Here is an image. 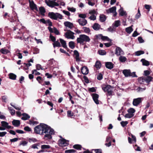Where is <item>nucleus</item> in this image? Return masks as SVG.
<instances>
[{
  "instance_id": "f257e3e1",
  "label": "nucleus",
  "mask_w": 153,
  "mask_h": 153,
  "mask_svg": "<svg viewBox=\"0 0 153 153\" xmlns=\"http://www.w3.org/2000/svg\"><path fill=\"white\" fill-rule=\"evenodd\" d=\"M35 132L37 134H45L44 137L46 140L51 139V135L54 134V130L48 126L44 124L40 123V125L34 128Z\"/></svg>"
},
{
  "instance_id": "f03ea898",
  "label": "nucleus",
  "mask_w": 153,
  "mask_h": 153,
  "mask_svg": "<svg viewBox=\"0 0 153 153\" xmlns=\"http://www.w3.org/2000/svg\"><path fill=\"white\" fill-rule=\"evenodd\" d=\"M89 37L85 34H81L77 38L76 40L77 43L83 45L84 42H89L90 41Z\"/></svg>"
},
{
  "instance_id": "7ed1b4c3",
  "label": "nucleus",
  "mask_w": 153,
  "mask_h": 153,
  "mask_svg": "<svg viewBox=\"0 0 153 153\" xmlns=\"http://www.w3.org/2000/svg\"><path fill=\"white\" fill-rule=\"evenodd\" d=\"M48 16L50 18L54 20H57L58 19H61L62 18V16L57 13L49 12Z\"/></svg>"
},
{
  "instance_id": "20e7f679",
  "label": "nucleus",
  "mask_w": 153,
  "mask_h": 153,
  "mask_svg": "<svg viewBox=\"0 0 153 153\" xmlns=\"http://www.w3.org/2000/svg\"><path fill=\"white\" fill-rule=\"evenodd\" d=\"M113 88L110 85H108L105 87L102 88V89L105 92H107V95L109 96L112 95L113 94Z\"/></svg>"
},
{
  "instance_id": "39448f33",
  "label": "nucleus",
  "mask_w": 153,
  "mask_h": 153,
  "mask_svg": "<svg viewBox=\"0 0 153 153\" xmlns=\"http://www.w3.org/2000/svg\"><path fill=\"white\" fill-rule=\"evenodd\" d=\"M74 33L70 30H68L67 32L65 33L64 36L68 39H74L75 37L74 36Z\"/></svg>"
},
{
  "instance_id": "423d86ee",
  "label": "nucleus",
  "mask_w": 153,
  "mask_h": 153,
  "mask_svg": "<svg viewBox=\"0 0 153 153\" xmlns=\"http://www.w3.org/2000/svg\"><path fill=\"white\" fill-rule=\"evenodd\" d=\"M116 7L115 6L111 7L108 10H106V12L107 13H113V16H115L117 15V13L116 12Z\"/></svg>"
},
{
  "instance_id": "0eeeda50",
  "label": "nucleus",
  "mask_w": 153,
  "mask_h": 153,
  "mask_svg": "<svg viewBox=\"0 0 153 153\" xmlns=\"http://www.w3.org/2000/svg\"><path fill=\"white\" fill-rule=\"evenodd\" d=\"M69 144L68 141H66L65 139H60L59 141V145L61 146H65Z\"/></svg>"
},
{
  "instance_id": "6e6552de",
  "label": "nucleus",
  "mask_w": 153,
  "mask_h": 153,
  "mask_svg": "<svg viewBox=\"0 0 153 153\" xmlns=\"http://www.w3.org/2000/svg\"><path fill=\"white\" fill-rule=\"evenodd\" d=\"M115 53L117 56H120L124 54V52L123 50L119 47L116 48L115 50Z\"/></svg>"
},
{
  "instance_id": "1a4fd4ad",
  "label": "nucleus",
  "mask_w": 153,
  "mask_h": 153,
  "mask_svg": "<svg viewBox=\"0 0 153 153\" xmlns=\"http://www.w3.org/2000/svg\"><path fill=\"white\" fill-rule=\"evenodd\" d=\"M142 101V98L141 97L134 99L133 101V105L135 106H137Z\"/></svg>"
},
{
  "instance_id": "9d476101",
  "label": "nucleus",
  "mask_w": 153,
  "mask_h": 153,
  "mask_svg": "<svg viewBox=\"0 0 153 153\" xmlns=\"http://www.w3.org/2000/svg\"><path fill=\"white\" fill-rule=\"evenodd\" d=\"M96 37L97 38L99 39H101L103 41L107 40L109 42L111 41V39H109L108 37L103 36L101 34L96 35Z\"/></svg>"
},
{
  "instance_id": "9b49d317",
  "label": "nucleus",
  "mask_w": 153,
  "mask_h": 153,
  "mask_svg": "<svg viewBox=\"0 0 153 153\" xmlns=\"http://www.w3.org/2000/svg\"><path fill=\"white\" fill-rule=\"evenodd\" d=\"M30 7L31 9L32 10H35L36 11H38V9L36 5L35 4L33 1H30L29 0Z\"/></svg>"
},
{
  "instance_id": "f8f14e48",
  "label": "nucleus",
  "mask_w": 153,
  "mask_h": 153,
  "mask_svg": "<svg viewBox=\"0 0 153 153\" xmlns=\"http://www.w3.org/2000/svg\"><path fill=\"white\" fill-rule=\"evenodd\" d=\"M91 95L95 103L97 104H99V102L98 100L99 95L97 94L94 93L91 94Z\"/></svg>"
},
{
  "instance_id": "ddd939ff",
  "label": "nucleus",
  "mask_w": 153,
  "mask_h": 153,
  "mask_svg": "<svg viewBox=\"0 0 153 153\" xmlns=\"http://www.w3.org/2000/svg\"><path fill=\"white\" fill-rule=\"evenodd\" d=\"M1 126L4 128L7 129L13 128V127L12 128V127L8 125V123L6 121H2L1 122Z\"/></svg>"
},
{
  "instance_id": "4468645a",
  "label": "nucleus",
  "mask_w": 153,
  "mask_h": 153,
  "mask_svg": "<svg viewBox=\"0 0 153 153\" xmlns=\"http://www.w3.org/2000/svg\"><path fill=\"white\" fill-rule=\"evenodd\" d=\"M78 22L79 25L82 26L85 25L87 23V21L85 19H78Z\"/></svg>"
},
{
  "instance_id": "2eb2a0df",
  "label": "nucleus",
  "mask_w": 153,
  "mask_h": 153,
  "mask_svg": "<svg viewBox=\"0 0 153 153\" xmlns=\"http://www.w3.org/2000/svg\"><path fill=\"white\" fill-rule=\"evenodd\" d=\"M74 54L75 56V58L76 61L77 62H79L80 61V59L79 58V54L78 51L76 50L74 51Z\"/></svg>"
},
{
  "instance_id": "dca6fc26",
  "label": "nucleus",
  "mask_w": 153,
  "mask_h": 153,
  "mask_svg": "<svg viewBox=\"0 0 153 153\" xmlns=\"http://www.w3.org/2000/svg\"><path fill=\"white\" fill-rule=\"evenodd\" d=\"M65 26L68 28L71 29L74 27L73 24L72 23L69 22H65L64 23Z\"/></svg>"
},
{
  "instance_id": "f3484780",
  "label": "nucleus",
  "mask_w": 153,
  "mask_h": 153,
  "mask_svg": "<svg viewBox=\"0 0 153 153\" xmlns=\"http://www.w3.org/2000/svg\"><path fill=\"white\" fill-rule=\"evenodd\" d=\"M81 72L84 75H86L88 73V70L86 67H82L81 70Z\"/></svg>"
},
{
  "instance_id": "a211bd4d",
  "label": "nucleus",
  "mask_w": 153,
  "mask_h": 153,
  "mask_svg": "<svg viewBox=\"0 0 153 153\" xmlns=\"http://www.w3.org/2000/svg\"><path fill=\"white\" fill-rule=\"evenodd\" d=\"M130 70L125 69L123 71V73L125 77H128L130 76Z\"/></svg>"
},
{
  "instance_id": "6ab92c4d",
  "label": "nucleus",
  "mask_w": 153,
  "mask_h": 153,
  "mask_svg": "<svg viewBox=\"0 0 153 153\" xmlns=\"http://www.w3.org/2000/svg\"><path fill=\"white\" fill-rule=\"evenodd\" d=\"M13 125L15 127L19 126L20 125V122L19 120H14L12 122Z\"/></svg>"
},
{
  "instance_id": "aec40b11",
  "label": "nucleus",
  "mask_w": 153,
  "mask_h": 153,
  "mask_svg": "<svg viewBox=\"0 0 153 153\" xmlns=\"http://www.w3.org/2000/svg\"><path fill=\"white\" fill-rule=\"evenodd\" d=\"M105 67L107 68L111 69L113 68V64L111 62H106L105 63Z\"/></svg>"
},
{
  "instance_id": "412c9836",
  "label": "nucleus",
  "mask_w": 153,
  "mask_h": 153,
  "mask_svg": "<svg viewBox=\"0 0 153 153\" xmlns=\"http://www.w3.org/2000/svg\"><path fill=\"white\" fill-rule=\"evenodd\" d=\"M118 59L120 62L124 63L126 61L127 59L125 56L121 55L119 57Z\"/></svg>"
},
{
  "instance_id": "4be33fe9",
  "label": "nucleus",
  "mask_w": 153,
  "mask_h": 153,
  "mask_svg": "<svg viewBox=\"0 0 153 153\" xmlns=\"http://www.w3.org/2000/svg\"><path fill=\"white\" fill-rule=\"evenodd\" d=\"M144 77L145 79L146 82L148 83H149L150 82H151L153 79L152 77L150 76H147Z\"/></svg>"
},
{
  "instance_id": "5701e85b",
  "label": "nucleus",
  "mask_w": 153,
  "mask_h": 153,
  "mask_svg": "<svg viewBox=\"0 0 153 153\" xmlns=\"http://www.w3.org/2000/svg\"><path fill=\"white\" fill-rule=\"evenodd\" d=\"M59 41L62 47L65 48H67L66 41L62 39H59Z\"/></svg>"
},
{
  "instance_id": "b1692460",
  "label": "nucleus",
  "mask_w": 153,
  "mask_h": 153,
  "mask_svg": "<svg viewBox=\"0 0 153 153\" xmlns=\"http://www.w3.org/2000/svg\"><path fill=\"white\" fill-rule=\"evenodd\" d=\"M23 117H22L21 119L22 120H25L29 119L30 117L28 114L24 113L22 114Z\"/></svg>"
},
{
  "instance_id": "393cba45",
  "label": "nucleus",
  "mask_w": 153,
  "mask_h": 153,
  "mask_svg": "<svg viewBox=\"0 0 153 153\" xmlns=\"http://www.w3.org/2000/svg\"><path fill=\"white\" fill-rule=\"evenodd\" d=\"M138 82L141 84H144L146 82L144 77H141L138 79Z\"/></svg>"
},
{
  "instance_id": "a878e982",
  "label": "nucleus",
  "mask_w": 153,
  "mask_h": 153,
  "mask_svg": "<svg viewBox=\"0 0 153 153\" xmlns=\"http://www.w3.org/2000/svg\"><path fill=\"white\" fill-rule=\"evenodd\" d=\"M92 27L94 30H98L100 28V26L97 23H95L93 26Z\"/></svg>"
},
{
  "instance_id": "bb28decb",
  "label": "nucleus",
  "mask_w": 153,
  "mask_h": 153,
  "mask_svg": "<svg viewBox=\"0 0 153 153\" xmlns=\"http://www.w3.org/2000/svg\"><path fill=\"white\" fill-rule=\"evenodd\" d=\"M141 61L142 62L143 65H144L148 66L149 65V62L145 59H141Z\"/></svg>"
},
{
  "instance_id": "cd10ccee",
  "label": "nucleus",
  "mask_w": 153,
  "mask_h": 153,
  "mask_svg": "<svg viewBox=\"0 0 153 153\" xmlns=\"http://www.w3.org/2000/svg\"><path fill=\"white\" fill-rule=\"evenodd\" d=\"M132 26L133 25L126 28V31L128 33L130 34L133 31V29L132 27Z\"/></svg>"
},
{
  "instance_id": "c85d7f7f",
  "label": "nucleus",
  "mask_w": 153,
  "mask_h": 153,
  "mask_svg": "<svg viewBox=\"0 0 153 153\" xmlns=\"http://www.w3.org/2000/svg\"><path fill=\"white\" fill-rule=\"evenodd\" d=\"M120 21L119 20L115 21L112 25L115 27H117L120 25Z\"/></svg>"
},
{
  "instance_id": "c756f323",
  "label": "nucleus",
  "mask_w": 153,
  "mask_h": 153,
  "mask_svg": "<svg viewBox=\"0 0 153 153\" xmlns=\"http://www.w3.org/2000/svg\"><path fill=\"white\" fill-rule=\"evenodd\" d=\"M39 11L40 13L42 15H44V13L45 12V10L44 7H41L39 8Z\"/></svg>"
},
{
  "instance_id": "7c9ffc66",
  "label": "nucleus",
  "mask_w": 153,
  "mask_h": 153,
  "mask_svg": "<svg viewBox=\"0 0 153 153\" xmlns=\"http://www.w3.org/2000/svg\"><path fill=\"white\" fill-rule=\"evenodd\" d=\"M53 45L54 48H55V47H60L61 46V45L60 42H59L58 40L55 41L53 44Z\"/></svg>"
},
{
  "instance_id": "2f4dec72",
  "label": "nucleus",
  "mask_w": 153,
  "mask_h": 153,
  "mask_svg": "<svg viewBox=\"0 0 153 153\" xmlns=\"http://www.w3.org/2000/svg\"><path fill=\"white\" fill-rule=\"evenodd\" d=\"M9 76L10 79L13 80H15L16 77V76L12 73H10L9 74Z\"/></svg>"
},
{
  "instance_id": "473e14b6",
  "label": "nucleus",
  "mask_w": 153,
  "mask_h": 153,
  "mask_svg": "<svg viewBox=\"0 0 153 153\" xmlns=\"http://www.w3.org/2000/svg\"><path fill=\"white\" fill-rule=\"evenodd\" d=\"M119 11L120 15L122 16H123L126 14V12L123 10V8L122 7L120 8Z\"/></svg>"
},
{
  "instance_id": "72a5a7b5",
  "label": "nucleus",
  "mask_w": 153,
  "mask_h": 153,
  "mask_svg": "<svg viewBox=\"0 0 153 153\" xmlns=\"http://www.w3.org/2000/svg\"><path fill=\"white\" fill-rule=\"evenodd\" d=\"M69 46L71 49H74L75 46L74 42L73 41L70 42H69Z\"/></svg>"
},
{
  "instance_id": "f704fd0d",
  "label": "nucleus",
  "mask_w": 153,
  "mask_h": 153,
  "mask_svg": "<svg viewBox=\"0 0 153 153\" xmlns=\"http://www.w3.org/2000/svg\"><path fill=\"white\" fill-rule=\"evenodd\" d=\"M0 52L3 54H7L10 52V51L6 49L2 48L0 50Z\"/></svg>"
},
{
  "instance_id": "c9c22d12",
  "label": "nucleus",
  "mask_w": 153,
  "mask_h": 153,
  "mask_svg": "<svg viewBox=\"0 0 153 153\" xmlns=\"http://www.w3.org/2000/svg\"><path fill=\"white\" fill-rule=\"evenodd\" d=\"M8 109L9 110L11 114L12 115H14L15 114V111L14 109H13L11 107H9Z\"/></svg>"
},
{
  "instance_id": "e433bc0d",
  "label": "nucleus",
  "mask_w": 153,
  "mask_h": 153,
  "mask_svg": "<svg viewBox=\"0 0 153 153\" xmlns=\"http://www.w3.org/2000/svg\"><path fill=\"white\" fill-rule=\"evenodd\" d=\"M100 20L101 22H104L106 20L105 16L104 15H101L100 16Z\"/></svg>"
},
{
  "instance_id": "4c0bfd02",
  "label": "nucleus",
  "mask_w": 153,
  "mask_h": 153,
  "mask_svg": "<svg viewBox=\"0 0 153 153\" xmlns=\"http://www.w3.org/2000/svg\"><path fill=\"white\" fill-rule=\"evenodd\" d=\"M144 53L143 51H139L136 52H135V54L136 56H139L141 54H143Z\"/></svg>"
},
{
  "instance_id": "58836bf2",
  "label": "nucleus",
  "mask_w": 153,
  "mask_h": 153,
  "mask_svg": "<svg viewBox=\"0 0 153 153\" xmlns=\"http://www.w3.org/2000/svg\"><path fill=\"white\" fill-rule=\"evenodd\" d=\"M98 53L101 55H104L106 54V53L104 50H100L98 51Z\"/></svg>"
},
{
  "instance_id": "ea45409f",
  "label": "nucleus",
  "mask_w": 153,
  "mask_h": 153,
  "mask_svg": "<svg viewBox=\"0 0 153 153\" xmlns=\"http://www.w3.org/2000/svg\"><path fill=\"white\" fill-rule=\"evenodd\" d=\"M134 115V114L128 113L126 114H125V117L126 118H130L132 117Z\"/></svg>"
},
{
  "instance_id": "a19ab883",
  "label": "nucleus",
  "mask_w": 153,
  "mask_h": 153,
  "mask_svg": "<svg viewBox=\"0 0 153 153\" xmlns=\"http://www.w3.org/2000/svg\"><path fill=\"white\" fill-rule=\"evenodd\" d=\"M95 67L97 68H100L101 67V64L100 62L97 61L95 64Z\"/></svg>"
},
{
  "instance_id": "79ce46f5",
  "label": "nucleus",
  "mask_w": 153,
  "mask_h": 153,
  "mask_svg": "<svg viewBox=\"0 0 153 153\" xmlns=\"http://www.w3.org/2000/svg\"><path fill=\"white\" fill-rule=\"evenodd\" d=\"M73 148L77 150H80L82 146L81 145L79 144H76L73 146Z\"/></svg>"
},
{
  "instance_id": "37998d69",
  "label": "nucleus",
  "mask_w": 153,
  "mask_h": 153,
  "mask_svg": "<svg viewBox=\"0 0 153 153\" xmlns=\"http://www.w3.org/2000/svg\"><path fill=\"white\" fill-rule=\"evenodd\" d=\"M27 143V142L25 141H22L19 143V146L22 145L23 146H25Z\"/></svg>"
},
{
  "instance_id": "c03bdc74",
  "label": "nucleus",
  "mask_w": 153,
  "mask_h": 153,
  "mask_svg": "<svg viewBox=\"0 0 153 153\" xmlns=\"http://www.w3.org/2000/svg\"><path fill=\"white\" fill-rule=\"evenodd\" d=\"M76 151L73 149L66 150L65 151V153H74Z\"/></svg>"
},
{
  "instance_id": "a18cd8bd",
  "label": "nucleus",
  "mask_w": 153,
  "mask_h": 153,
  "mask_svg": "<svg viewBox=\"0 0 153 153\" xmlns=\"http://www.w3.org/2000/svg\"><path fill=\"white\" fill-rule=\"evenodd\" d=\"M82 29L86 33H88L90 31L89 28L86 27H83Z\"/></svg>"
},
{
  "instance_id": "49530a36",
  "label": "nucleus",
  "mask_w": 153,
  "mask_h": 153,
  "mask_svg": "<svg viewBox=\"0 0 153 153\" xmlns=\"http://www.w3.org/2000/svg\"><path fill=\"white\" fill-rule=\"evenodd\" d=\"M46 22V24H45L46 25H48L50 26H52V23L49 19L47 20Z\"/></svg>"
},
{
  "instance_id": "de8ad7c7",
  "label": "nucleus",
  "mask_w": 153,
  "mask_h": 153,
  "mask_svg": "<svg viewBox=\"0 0 153 153\" xmlns=\"http://www.w3.org/2000/svg\"><path fill=\"white\" fill-rule=\"evenodd\" d=\"M128 113L133 114L135 112V110L133 108H130L128 110Z\"/></svg>"
},
{
  "instance_id": "09e8293b",
  "label": "nucleus",
  "mask_w": 153,
  "mask_h": 153,
  "mask_svg": "<svg viewBox=\"0 0 153 153\" xmlns=\"http://www.w3.org/2000/svg\"><path fill=\"white\" fill-rule=\"evenodd\" d=\"M79 17L82 18V19H85L86 17V15L85 14H79Z\"/></svg>"
},
{
  "instance_id": "8fccbe9b",
  "label": "nucleus",
  "mask_w": 153,
  "mask_h": 153,
  "mask_svg": "<svg viewBox=\"0 0 153 153\" xmlns=\"http://www.w3.org/2000/svg\"><path fill=\"white\" fill-rule=\"evenodd\" d=\"M121 126L123 127H124L126 126L128 123V122L127 121H122L121 122Z\"/></svg>"
},
{
  "instance_id": "3c124183",
  "label": "nucleus",
  "mask_w": 153,
  "mask_h": 153,
  "mask_svg": "<svg viewBox=\"0 0 153 153\" xmlns=\"http://www.w3.org/2000/svg\"><path fill=\"white\" fill-rule=\"evenodd\" d=\"M68 10L71 12H75L76 11V9L74 7H68Z\"/></svg>"
},
{
  "instance_id": "603ef678",
  "label": "nucleus",
  "mask_w": 153,
  "mask_h": 153,
  "mask_svg": "<svg viewBox=\"0 0 153 153\" xmlns=\"http://www.w3.org/2000/svg\"><path fill=\"white\" fill-rule=\"evenodd\" d=\"M37 20L41 22H42V23L44 24H46V21L44 19L42 18V19H37Z\"/></svg>"
},
{
  "instance_id": "864d4df0",
  "label": "nucleus",
  "mask_w": 153,
  "mask_h": 153,
  "mask_svg": "<svg viewBox=\"0 0 153 153\" xmlns=\"http://www.w3.org/2000/svg\"><path fill=\"white\" fill-rule=\"evenodd\" d=\"M88 91L92 92H95L96 91V89L94 87L89 88L88 89Z\"/></svg>"
},
{
  "instance_id": "5fc2aeb1",
  "label": "nucleus",
  "mask_w": 153,
  "mask_h": 153,
  "mask_svg": "<svg viewBox=\"0 0 153 153\" xmlns=\"http://www.w3.org/2000/svg\"><path fill=\"white\" fill-rule=\"evenodd\" d=\"M130 76L132 77H137V76L135 74V72H133L131 73L130 72Z\"/></svg>"
},
{
  "instance_id": "6e6d98bb",
  "label": "nucleus",
  "mask_w": 153,
  "mask_h": 153,
  "mask_svg": "<svg viewBox=\"0 0 153 153\" xmlns=\"http://www.w3.org/2000/svg\"><path fill=\"white\" fill-rule=\"evenodd\" d=\"M89 13L90 14L94 15L96 13V12L94 10H90Z\"/></svg>"
},
{
  "instance_id": "4d7b16f0",
  "label": "nucleus",
  "mask_w": 153,
  "mask_h": 153,
  "mask_svg": "<svg viewBox=\"0 0 153 153\" xmlns=\"http://www.w3.org/2000/svg\"><path fill=\"white\" fill-rule=\"evenodd\" d=\"M50 38L51 39L52 42H54L55 41V38L54 36H53L51 34H50Z\"/></svg>"
},
{
  "instance_id": "13d9d810",
  "label": "nucleus",
  "mask_w": 153,
  "mask_h": 153,
  "mask_svg": "<svg viewBox=\"0 0 153 153\" xmlns=\"http://www.w3.org/2000/svg\"><path fill=\"white\" fill-rule=\"evenodd\" d=\"M144 73L145 76H149L148 75H149L150 74L149 71L148 70L144 71Z\"/></svg>"
},
{
  "instance_id": "bf43d9fd",
  "label": "nucleus",
  "mask_w": 153,
  "mask_h": 153,
  "mask_svg": "<svg viewBox=\"0 0 153 153\" xmlns=\"http://www.w3.org/2000/svg\"><path fill=\"white\" fill-rule=\"evenodd\" d=\"M50 147V146L48 145H42L41 146L42 149H49Z\"/></svg>"
},
{
  "instance_id": "052dcab7",
  "label": "nucleus",
  "mask_w": 153,
  "mask_h": 153,
  "mask_svg": "<svg viewBox=\"0 0 153 153\" xmlns=\"http://www.w3.org/2000/svg\"><path fill=\"white\" fill-rule=\"evenodd\" d=\"M10 104L16 110H21V107H16L15 105H13L12 104V103H10Z\"/></svg>"
},
{
  "instance_id": "680f3d73",
  "label": "nucleus",
  "mask_w": 153,
  "mask_h": 153,
  "mask_svg": "<svg viewBox=\"0 0 153 153\" xmlns=\"http://www.w3.org/2000/svg\"><path fill=\"white\" fill-rule=\"evenodd\" d=\"M68 116V117H72L74 115V114L71 111H67Z\"/></svg>"
},
{
  "instance_id": "e2e57ef3",
  "label": "nucleus",
  "mask_w": 153,
  "mask_h": 153,
  "mask_svg": "<svg viewBox=\"0 0 153 153\" xmlns=\"http://www.w3.org/2000/svg\"><path fill=\"white\" fill-rule=\"evenodd\" d=\"M24 129L25 130L27 131H31V129L28 126H26L24 127Z\"/></svg>"
},
{
  "instance_id": "0e129e2a",
  "label": "nucleus",
  "mask_w": 153,
  "mask_h": 153,
  "mask_svg": "<svg viewBox=\"0 0 153 153\" xmlns=\"http://www.w3.org/2000/svg\"><path fill=\"white\" fill-rule=\"evenodd\" d=\"M53 33H54L56 35H59V31L56 28H53Z\"/></svg>"
},
{
  "instance_id": "69168bd1",
  "label": "nucleus",
  "mask_w": 153,
  "mask_h": 153,
  "mask_svg": "<svg viewBox=\"0 0 153 153\" xmlns=\"http://www.w3.org/2000/svg\"><path fill=\"white\" fill-rule=\"evenodd\" d=\"M36 68L37 70H39L40 69L43 70L41 65L38 64L36 65Z\"/></svg>"
},
{
  "instance_id": "338daca9",
  "label": "nucleus",
  "mask_w": 153,
  "mask_h": 153,
  "mask_svg": "<svg viewBox=\"0 0 153 153\" xmlns=\"http://www.w3.org/2000/svg\"><path fill=\"white\" fill-rule=\"evenodd\" d=\"M102 79V75L101 74H100L97 75V79L99 80H101Z\"/></svg>"
},
{
  "instance_id": "774afa93",
  "label": "nucleus",
  "mask_w": 153,
  "mask_h": 153,
  "mask_svg": "<svg viewBox=\"0 0 153 153\" xmlns=\"http://www.w3.org/2000/svg\"><path fill=\"white\" fill-rule=\"evenodd\" d=\"M138 39L139 42L140 43H142L144 42V40L141 37H139L138 38Z\"/></svg>"
}]
</instances>
